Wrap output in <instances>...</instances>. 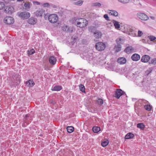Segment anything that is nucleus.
I'll return each instance as SVG.
<instances>
[{
    "label": "nucleus",
    "instance_id": "33",
    "mask_svg": "<svg viewBox=\"0 0 156 156\" xmlns=\"http://www.w3.org/2000/svg\"><path fill=\"white\" fill-rule=\"evenodd\" d=\"M31 5V4H30V2L25 3L24 4V6L26 9L30 8Z\"/></svg>",
    "mask_w": 156,
    "mask_h": 156
},
{
    "label": "nucleus",
    "instance_id": "48",
    "mask_svg": "<svg viewBox=\"0 0 156 156\" xmlns=\"http://www.w3.org/2000/svg\"><path fill=\"white\" fill-rule=\"evenodd\" d=\"M150 18L153 20H154V17L153 16H151Z\"/></svg>",
    "mask_w": 156,
    "mask_h": 156
},
{
    "label": "nucleus",
    "instance_id": "14",
    "mask_svg": "<svg viewBox=\"0 0 156 156\" xmlns=\"http://www.w3.org/2000/svg\"><path fill=\"white\" fill-rule=\"evenodd\" d=\"M134 50L133 47L131 46L127 47L124 50V51L127 54H129L132 52Z\"/></svg>",
    "mask_w": 156,
    "mask_h": 156
},
{
    "label": "nucleus",
    "instance_id": "52",
    "mask_svg": "<svg viewBox=\"0 0 156 156\" xmlns=\"http://www.w3.org/2000/svg\"><path fill=\"white\" fill-rule=\"evenodd\" d=\"M52 103H53V104H54L55 103L54 102H53Z\"/></svg>",
    "mask_w": 156,
    "mask_h": 156
},
{
    "label": "nucleus",
    "instance_id": "30",
    "mask_svg": "<svg viewBox=\"0 0 156 156\" xmlns=\"http://www.w3.org/2000/svg\"><path fill=\"white\" fill-rule=\"evenodd\" d=\"M109 143V141L108 140H105L102 142L101 145L103 147L106 146Z\"/></svg>",
    "mask_w": 156,
    "mask_h": 156
},
{
    "label": "nucleus",
    "instance_id": "40",
    "mask_svg": "<svg viewBox=\"0 0 156 156\" xmlns=\"http://www.w3.org/2000/svg\"><path fill=\"white\" fill-rule=\"evenodd\" d=\"M5 5L3 2H0V10L4 8Z\"/></svg>",
    "mask_w": 156,
    "mask_h": 156
},
{
    "label": "nucleus",
    "instance_id": "36",
    "mask_svg": "<svg viewBox=\"0 0 156 156\" xmlns=\"http://www.w3.org/2000/svg\"><path fill=\"white\" fill-rule=\"evenodd\" d=\"M118 1L124 4L128 3L129 2V0H118Z\"/></svg>",
    "mask_w": 156,
    "mask_h": 156
},
{
    "label": "nucleus",
    "instance_id": "26",
    "mask_svg": "<svg viewBox=\"0 0 156 156\" xmlns=\"http://www.w3.org/2000/svg\"><path fill=\"white\" fill-rule=\"evenodd\" d=\"M66 129L67 132L69 133H70L73 131L74 130V128L72 126H69L67 127Z\"/></svg>",
    "mask_w": 156,
    "mask_h": 156
},
{
    "label": "nucleus",
    "instance_id": "23",
    "mask_svg": "<svg viewBox=\"0 0 156 156\" xmlns=\"http://www.w3.org/2000/svg\"><path fill=\"white\" fill-rule=\"evenodd\" d=\"M83 1L79 0L77 2H73V4L78 6H80L83 4Z\"/></svg>",
    "mask_w": 156,
    "mask_h": 156
},
{
    "label": "nucleus",
    "instance_id": "31",
    "mask_svg": "<svg viewBox=\"0 0 156 156\" xmlns=\"http://www.w3.org/2000/svg\"><path fill=\"white\" fill-rule=\"evenodd\" d=\"M35 52V50L34 49H32L30 50H28L27 51V54L28 56H30L31 55L34 54Z\"/></svg>",
    "mask_w": 156,
    "mask_h": 156
},
{
    "label": "nucleus",
    "instance_id": "47",
    "mask_svg": "<svg viewBox=\"0 0 156 156\" xmlns=\"http://www.w3.org/2000/svg\"><path fill=\"white\" fill-rule=\"evenodd\" d=\"M28 117V115H25V118L27 119V118Z\"/></svg>",
    "mask_w": 156,
    "mask_h": 156
},
{
    "label": "nucleus",
    "instance_id": "1",
    "mask_svg": "<svg viewBox=\"0 0 156 156\" xmlns=\"http://www.w3.org/2000/svg\"><path fill=\"white\" fill-rule=\"evenodd\" d=\"M73 21L76 25L80 28H83L86 27L88 24L87 21L84 18L76 19L74 18Z\"/></svg>",
    "mask_w": 156,
    "mask_h": 156
},
{
    "label": "nucleus",
    "instance_id": "35",
    "mask_svg": "<svg viewBox=\"0 0 156 156\" xmlns=\"http://www.w3.org/2000/svg\"><path fill=\"white\" fill-rule=\"evenodd\" d=\"M144 108L146 110L148 111H150L151 109V106L150 105H147L144 106Z\"/></svg>",
    "mask_w": 156,
    "mask_h": 156
},
{
    "label": "nucleus",
    "instance_id": "46",
    "mask_svg": "<svg viewBox=\"0 0 156 156\" xmlns=\"http://www.w3.org/2000/svg\"><path fill=\"white\" fill-rule=\"evenodd\" d=\"M44 5L48 7L49 5L48 3H46L44 4Z\"/></svg>",
    "mask_w": 156,
    "mask_h": 156
},
{
    "label": "nucleus",
    "instance_id": "19",
    "mask_svg": "<svg viewBox=\"0 0 156 156\" xmlns=\"http://www.w3.org/2000/svg\"><path fill=\"white\" fill-rule=\"evenodd\" d=\"M134 135L131 133H128L125 136V138L126 139H132L134 137Z\"/></svg>",
    "mask_w": 156,
    "mask_h": 156
},
{
    "label": "nucleus",
    "instance_id": "3",
    "mask_svg": "<svg viewBox=\"0 0 156 156\" xmlns=\"http://www.w3.org/2000/svg\"><path fill=\"white\" fill-rule=\"evenodd\" d=\"M95 47L99 51L104 50L105 48V45L103 43L99 42L96 43Z\"/></svg>",
    "mask_w": 156,
    "mask_h": 156
},
{
    "label": "nucleus",
    "instance_id": "29",
    "mask_svg": "<svg viewBox=\"0 0 156 156\" xmlns=\"http://www.w3.org/2000/svg\"><path fill=\"white\" fill-rule=\"evenodd\" d=\"M115 49L116 51L118 52L120 51L121 50V45L119 44H117L116 46H115Z\"/></svg>",
    "mask_w": 156,
    "mask_h": 156
},
{
    "label": "nucleus",
    "instance_id": "24",
    "mask_svg": "<svg viewBox=\"0 0 156 156\" xmlns=\"http://www.w3.org/2000/svg\"><path fill=\"white\" fill-rule=\"evenodd\" d=\"M100 127L98 126H94L92 128V130L95 133H98L100 130Z\"/></svg>",
    "mask_w": 156,
    "mask_h": 156
},
{
    "label": "nucleus",
    "instance_id": "12",
    "mask_svg": "<svg viewBox=\"0 0 156 156\" xmlns=\"http://www.w3.org/2000/svg\"><path fill=\"white\" fill-rule=\"evenodd\" d=\"M93 34L94 37L97 39L101 38L102 35L101 32L100 31L98 30L94 32Z\"/></svg>",
    "mask_w": 156,
    "mask_h": 156
},
{
    "label": "nucleus",
    "instance_id": "50",
    "mask_svg": "<svg viewBox=\"0 0 156 156\" xmlns=\"http://www.w3.org/2000/svg\"><path fill=\"white\" fill-rule=\"evenodd\" d=\"M136 100V99L135 98V99H133V100Z\"/></svg>",
    "mask_w": 156,
    "mask_h": 156
},
{
    "label": "nucleus",
    "instance_id": "49",
    "mask_svg": "<svg viewBox=\"0 0 156 156\" xmlns=\"http://www.w3.org/2000/svg\"><path fill=\"white\" fill-rule=\"evenodd\" d=\"M23 0H17V1H19V2H20V1H23Z\"/></svg>",
    "mask_w": 156,
    "mask_h": 156
},
{
    "label": "nucleus",
    "instance_id": "4",
    "mask_svg": "<svg viewBox=\"0 0 156 156\" xmlns=\"http://www.w3.org/2000/svg\"><path fill=\"white\" fill-rule=\"evenodd\" d=\"M13 80L12 81V84L15 86L18 85L20 83V76L16 74L13 77Z\"/></svg>",
    "mask_w": 156,
    "mask_h": 156
},
{
    "label": "nucleus",
    "instance_id": "42",
    "mask_svg": "<svg viewBox=\"0 0 156 156\" xmlns=\"http://www.w3.org/2000/svg\"><path fill=\"white\" fill-rule=\"evenodd\" d=\"M33 3L34 5H40V2L36 1H33Z\"/></svg>",
    "mask_w": 156,
    "mask_h": 156
},
{
    "label": "nucleus",
    "instance_id": "53",
    "mask_svg": "<svg viewBox=\"0 0 156 156\" xmlns=\"http://www.w3.org/2000/svg\"><path fill=\"white\" fill-rule=\"evenodd\" d=\"M10 9V8L9 9V11H10V10H9Z\"/></svg>",
    "mask_w": 156,
    "mask_h": 156
},
{
    "label": "nucleus",
    "instance_id": "25",
    "mask_svg": "<svg viewBox=\"0 0 156 156\" xmlns=\"http://www.w3.org/2000/svg\"><path fill=\"white\" fill-rule=\"evenodd\" d=\"M110 12H109V13L111 15H113L115 16H118V12L114 10H110Z\"/></svg>",
    "mask_w": 156,
    "mask_h": 156
},
{
    "label": "nucleus",
    "instance_id": "20",
    "mask_svg": "<svg viewBox=\"0 0 156 156\" xmlns=\"http://www.w3.org/2000/svg\"><path fill=\"white\" fill-rule=\"evenodd\" d=\"M116 42L117 44L121 45L124 43V41L123 39L120 38H118L116 40Z\"/></svg>",
    "mask_w": 156,
    "mask_h": 156
},
{
    "label": "nucleus",
    "instance_id": "7",
    "mask_svg": "<svg viewBox=\"0 0 156 156\" xmlns=\"http://www.w3.org/2000/svg\"><path fill=\"white\" fill-rule=\"evenodd\" d=\"M138 17L143 20L146 21L149 19V17L145 14L143 13H139L137 14Z\"/></svg>",
    "mask_w": 156,
    "mask_h": 156
},
{
    "label": "nucleus",
    "instance_id": "51",
    "mask_svg": "<svg viewBox=\"0 0 156 156\" xmlns=\"http://www.w3.org/2000/svg\"><path fill=\"white\" fill-rule=\"evenodd\" d=\"M154 1H156V0H153Z\"/></svg>",
    "mask_w": 156,
    "mask_h": 156
},
{
    "label": "nucleus",
    "instance_id": "17",
    "mask_svg": "<svg viewBox=\"0 0 156 156\" xmlns=\"http://www.w3.org/2000/svg\"><path fill=\"white\" fill-rule=\"evenodd\" d=\"M49 62L51 64L55 65L56 63V59L54 56H51L49 58Z\"/></svg>",
    "mask_w": 156,
    "mask_h": 156
},
{
    "label": "nucleus",
    "instance_id": "38",
    "mask_svg": "<svg viewBox=\"0 0 156 156\" xmlns=\"http://www.w3.org/2000/svg\"><path fill=\"white\" fill-rule=\"evenodd\" d=\"M92 5L93 6L100 7L101 6V4L99 2H95L93 3Z\"/></svg>",
    "mask_w": 156,
    "mask_h": 156
},
{
    "label": "nucleus",
    "instance_id": "10",
    "mask_svg": "<svg viewBox=\"0 0 156 156\" xmlns=\"http://www.w3.org/2000/svg\"><path fill=\"white\" fill-rule=\"evenodd\" d=\"M37 21V19L33 17H30L27 21L28 23L31 25H34L36 23Z\"/></svg>",
    "mask_w": 156,
    "mask_h": 156
},
{
    "label": "nucleus",
    "instance_id": "21",
    "mask_svg": "<svg viewBox=\"0 0 156 156\" xmlns=\"http://www.w3.org/2000/svg\"><path fill=\"white\" fill-rule=\"evenodd\" d=\"M62 89V87L61 86L57 85L55 86L52 88L51 90L52 91H59Z\"/></svg>",
    "mask_w": 156,
    "mask_h": 156
},
{
    "label": "nucleus",
    "instance_id": "39",
    "mask_svg": "<svg viewBox=\"0 0 156 156\" xmlns=\"http://www.w3.org/2000/svg\"><path fill=\"white\" fill-rule=\"evenodd\" d=\"M148 37L151 41H153L156 39V37L153 36H149Z\"/></svg>",
    "mask_w": 156,
    "mask_h": 156
},
{
    "label": "nucleus",
    "instance_id": "28",
    "mask_svg": "<svg viewBox=\"0 0 156 156\" xmlns=\"http://www.w3.org/2000/svg\"><path fill=\"white\" fill-rule=\"evenodd\" d=\"M96 102L99 105H101L103 104V101L101 98H98L96 100Z\"/></svg>",
    "mask_w": 156,
    "mask_h": 156
},
{
    "label": "nucleus",
    "instance_id": "9",
    "mask_svg": "<svg viewBox=\"0 0 156 156\" xmlns=\"http://www.w3.org/2000/svg\"><path fill=\"white\" fill-rule=\"evenodd\" d=\"M150 58V56L147 55H144L142 56L141 61L143 62H148Z\"/></svg>",
    "mask_w": 156,
    "mask_h": 156
},
{
    "label": "nucleus",
    "instance_id": "15",
    "mask_svg": "<svg viewBox=\"0 0 156 156\" xmlns=\"http://www.w3.org/2000/svg\"><path fill=\"white\" fill-rule=\"evenodd\" d=\"M34 83L32 80H29L27 81L25 84L26 86L28 87H32L34 85Z\"/></svg>",
    "mask_w": 156,
    "mask_h": 156
},
{
    "label": "nucleus",
    "instance_id": "43",
    "mask_svg": "<svg viewBox=\"0 0 156 156\" xmlns=\"http://www.w3.org/2000/svg\"><path fill=\"white\" fill-rule=\"evenodd\" d=\"M143 33L142 32L140 31V30H138V36L139 37H141Z\"/></svg>",
    "mask_w": 156,
    "mask_h": 156
},
{
    "label": "nucleus",
    "instance_id": "44",
    "mask_svg": "<svg viewBox=\"0 0 156 156\" xmlns=\"http://www.w3.org/2000/svg\"><path fill=\"white\" fill-rule=\"evenodd\" d=\"M129 32L130 33L129 34H130V33H132V34H133V33H134V31L133 30L132 28H130L129 29Z\"/></svg>",
    "mask_w": 156,
    "mask_h": 156
},
{
    "label": "nucleus",
    "instance_id": "37",
    "mask_svg": "<svg viewBox=\"0 0 156 156\" xmlns=\"http://www.w3.org/2000/svg\"><path fill=\"white\" fill-rule=\"evenodd\" d=\"M152 70V68H150L147 69L145 72V73L147 75H148L151 73V72Z\"/></svg>",
    "mask_w": 156,
    "mask_h": 156
},
{
    "label": "nucleus",
    "instance_id": "5",
    "mask_svg": "<svg viewBox=\"0 0 156 156\" xmlns=\"http://www.w3.org/2000/svg\"><path fill=\"white\" fill-rule=\"evenodd\" d=\"M17 15L22 19H26L30 17V14L29 12H18Z\"/></svg>",
    "mask_w": 156,
    "mask_h": 156
},
{
    "label": "nucleus",
    "instance_id": "34",
    "mask_svg": "<svg viewBox=\"0 0 156 156\" xmlns=\"http://www.w3.org/2000/svg\"><path fill=\"white\" fill-rule=\"evenodd\" d=\"M150 64H152L153 65H156V58H154L151 59V60L149 62Z\"/></svg>",
    "mask_w": 156,
    "mask_h": 156
},
{
    "label": "nucleus",
    "instance_id": "13",
    "mask_svg": "<svg viewBox=\"0 0 156 156\" xmlns=\"http://www.w3.org/2000/svg\"><path fill=\"white\" fill-rule=\"evenodd\" d=\"M44 12V10L42 9H39L35 12V14L37 16L41 17Z\"/></svg>",
    "mask_w": 156,
    "mask_h": 156
},
{
    "label": "nucleus",
    "instance_id": "45",
    "mask_svg": "<svg viewBox=\"0 0 156 156\" xmlns=\"http://www.w3.org/2000/svg\"><path fill=\"white\" fill-rule=\"evenodd\" d=\"M51 6L52 7L54 8H57V7L56 5H53V4L51 5Z\"/></svg>",
    "mask_w": 156,
    "mask_h": 156
},
{
    "label": "nucleus",
    "instance_id": "16",
    "mask_svg": "<svg viewBox=\"0 0 156 156\" xmlns=\"http://www.w3.org/2000/svg\"><path fill=\"white\" fill-rule=\"evenodd\" d=\"M126 59L124 57L119 58L118 59V62L120 64H124L126 63Z\"/></svg>",
    "mask_w": 156,
    "mask_h": 156
},
{
    "label": "nucleus",
    "instance_id": "27",
    "mask_svg": "<svg viewBox=\"0 0 156 156\" xmlns=\"http://www.w3.org/2000/svg\"><path fill=\"white\" fill-rule=\"evenodd\" d=\"M137 127L143 130L144 129L145 126L143 123H139L137 124Z\"/></svg>",
    "mask_w": 156,
    "mask_h": 156
},
{
    "label": "nucleus",
    "instance_id": "6",
    "mask_svg": "<svg viewBox=\"0 0 156 156\" xmlns=\"http://www.w3.org/2000/svg\"><path fill=\"white\" fill-rule=\"evenodd\" d=\"M4 22L7 24L10 25L14 23V20L12 17L7 16L4 18Z\"/></svg>",
    "mask_w": 156,
    "mask_h": 156
},
{
    "label": "nucleus",
    "instance_id": "32",
    "mask_svg": "<svg viewBox=\"0 0 156 156\" xmlns=\"http://www.w3.org/2000/svg\"><path fill=\"white\" fill-rule=\"evenodd\" d=\"M80 89V91H81L82 92H85V87L84 85L82 84H80L79 85Z\"/></svg>",
    "mask_w": 156,
    "mask_h": 156
},
{
    "label": "nucleus",
    "instance_id": "18",
    "mask_svg": "<svg viewBox=\"0 0 156 156\" xmlns=\"http://www.w3.org/2000/svg\"><path fill=\"white\" fill-rule=\"evenodd\" d=\"M88 30L90 33H94V32L97 30L96 28L94 26H90L88 27Z\"/></svg>",
    "mask_w": 156,
    "mask_h": 156
},
{
    "label": "nucleus",
    "instance_id": "11",
    "mask_svg": "<svg viewBox=\"0 0 156 156\" xmlns=\"http://www.w3.org/2000/svg\"><path fill=\"white\" fill-rule=\"evenodd\" d=\"M131 59L133 61H137L140 59V56L136 53L133 54L131 57Z\"/></svg>",
    "mask_w": 156,
    "mask_h": 156
},
{
    "label": "nucleus",
    "instance_id": "22",
    "mask_svg": "<svg viewBox=\"0 0 156 156\" xmlns=\"http://www.w3.org/2000/svg\"><path fill=\"white\" fill-rule=\"evenodd\" d=\"M112 22L113 23L114 26L116 29H119L120 28V24L118 22L115 20H113Z\"/></svg>",
    "mask_w": 156,
    "mask_h": 156
},
{
    "label": "nucleus",
    "instance_id": "2",
    "mask_svg": "<svg viewBox=\"0 0 156 156\" xmlns=\"http://www.w3.org/2000/svg\"><path fill=\"white\" fill-rule=\"evenodd\" d=\"M48 20L51 23H55L58 20V16L55 14H51L48 17Z\"/></svg>",
    "mask_w": 156,
    "mask_h": 156
},
{
    "label": "nucleus",
    "instance_id": "41",
    "mask_svg": "<svg viewBox=\"0 0 156 156\" xmlns=\"http://www.w3.org/2000/svg\"><path fill=\"white\" fill-rule=\"evenodd\" d=\"M104 17L107 21L110 20L107 14H105L104 15Z\"/></svg>",
    "mask_w": 156,
    "mask_h": 156
},
{
    "label": "nucleus",
    "instance_id": "8",
    "mask_svg": "<svg viewBox=\"0 0 156 156\" xmlns=\"http://www.w3.org/2000/svg\"><path fill=\"white\" fill-rule=\"evenodd\" d=\"M123 91L120 89H118L115 91L114 97L117 98H119L123 94Z\"/></svg>",
    "mask_w": 156,
    "mask_h": 156
}]
</instances>
